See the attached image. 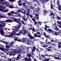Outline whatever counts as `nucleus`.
Wrapping results in <instances>:
<instances>
[{"label": "nucleus", "instance_id": "f257e3e1", "mask_svg": "<svg viewBox=\"0 0 61 61\" xmlns=\"http://www.w3.org/2000/svg\"><path fill=\"white\" fill-rule=\"evenodd\" d=\"M16 47H17L18 48V50H17V51L15 49V50H13V51H15V52H16L17 53H20L21 54L20 52H22L21 50H22L23 49H24L23 48V47L22 46H20V47H19V46L18 45H16Z\"/></svg>", "mask_w": 61, "mask_h": 61}, {"label": "nucleus", "instance_id": "f03ea898", "mask_svg": "<svg viewBox=\"0 0 61 61\" xmlns=\"http://www.w3.org/2000/svg\"><path fill=\"white\" fill-rule=\"evenodd\" d=\"M52 28L53 29H54L55 30H56L57 31H59V32H56V33H55V35L56 36H57V35H60V36H61V31H60V30L56 27V24H55V25H54L52 27Z\"/></svg>", "mask_w": 61, "mask_h": 61}, {"label": "nucleus", "instance_id": "7ed1b4c3", "mask_svg": "<svg viewBox=\"0 0 61 61\" xmlns=\"http://www.w3.org/2000/svg\"><path fill=\"white\" fill-rule=\"evenodd\" d=\"M2 42L3 43H5V44L6 47V48H10L11 46H13V44H14V43H15V42H14L13 41H12L10 43H7L5 41H3Z\"/></svg>", "mask_w": 61, "mask_h": 61}, {"label": "nucleus", "instance_id": "20e7f679", "mask_svg": "<svg viewBox=\"0 0 61 61\" xmlns=\"http://www.w3.org/2000/svg\"><path fill=\"white\" fill-rule=\"evenodd\" d=\"M16 34V33L15 32V31H13L12 32H11L10 35H4L3 36H5V37H9V38H11V37H14L15 38V34Z\"/></svg>", "mask_w": 61, "mask_h": 61}, {"label": "nucleus", "instance_id": "39448f33", "mask_svg": "<svg viewBox=\"0 0 61 61\" xmlns=\"http://www.w3.org/2000/svg\"><path fill=\"white\" fill-rule=\"evenodd\" d=\"M4 27V25L3 24H0V33L2 36H4V32L3 30V29L2 28Z\"/></svg>", "mask_w": 61, "mask_h": 61}, {"label": "nucleus", "instance_id": "423d86ee", "mask_svg": "<svg viewBox=\"0 0 61 61\" xmlns=\"http://www.w3.org/2000/svg\"><path fill=\"white\" fill-rule=\"evenodd\" d=\"M23 30H20L19 31V33H20L21 34H23V35H25V34L27 33V30H25V27H22Z\"/></svg>", "mask_w": 61, "mask_h": 61}, {"label": "nucleus", "instance_id": "0eeeda50", "mask_svg": "<svg viewBox=\"0 0 61 61\" xmlns=\"http://www.w3.org/2000/svg\"><path fill=\"white\" fill-rule=\"evenodd\" d=\"M45 56H48L49 57H50V56H51V57H54V58L55 59H58V60H61V59L59 57H55V56H53L52 55H48V54H45L44 55Z\"/></svg>", "mask_w": 61, "mask_h": 61}, {"label": "nucleus", "instance_id": "6e6552de", "mask_svg": "<svg viewBox=\"0 0 61 61\" xmlns=\"http://www.w3.org/2000/svg\"><path fill=\"white\" fill-rule=\"evenodd\" d=\"M0 50H2L4 52L6 53V51H9V50H5V49L3 48L4 47V46L3 45H0Z\"/></svg>", "mask_w": 61, "mask_h": 61}, {"label": "nucleus", "instance_id": "1a4fd4ad", "mask_svg": "<svg viewBox=\"0 0 61 61\" xmlns=\"http://www.w3.org/2000/svg\"><path fill=\"white\" fill-rule=\"evenodd\" d=\"M21 40L23 41V42H25V43L27 45H31V43L29 41H26V39L25 38H24L23 39H22Z\"/></svg>", "mask_w": 61, "mask_h": 61}, {"label": "nucleus", "instance_id": "9d476101", "mask_svg": "<svg viewBox=\"0 0 61 61\" xmlns=\"http://www.w3.org/2000/svg\"><path fill=\"white\" fill-rule=\"evenodd\" d=\"M7 15H8V16H9L10 15H11V16H12V17H9L10 18V19H13V18H14V17H19V16L18 15H12L11 14V13H9L7 14Z\"/></svg>", "mask_w": 61, "mask_h": 61}, {"label": "nucleus", "instance_id": "9b49d317", "mask_svg": "<svg viewBox=\"0 0 61 61\" xmlns=\"http://www.w3.org/2000/svg\"><path fill=\"white\" fill-rule=\"evenodd\" d=\"M26 34L29 37V38L31 39V40L33 39H35V38L32 36V35H31V34L30 33H29V32H27Z\"/></svg>", "mask_w": 61, "mask_h": 61}, {"label": "nucleus", "instance_id": "f8f14e48", "mask_svg": "<svg viewBox=\"0 0 61 61\" xmlns=\"http://www.w3.org/2000/svg\"><path fill=\"white\" fill-rule=\"evenodd\" d=\"M22 24H20V25H18V26L16 27L15 28V30L16 32H17L18 31V29L19 28L20 26H21V25Z\"/></svg>", "mask_w": 61, "mask_h": 61}, {"label": "nucleus", "instance_id": "ddd939ff", "mask_svg": "<svg viewBox=\"0 0 61 61\" xmlns=\"http://www.w3.org/2000/svg\"><path fill=\"white\" fill-rule=\"evenodd\" d=\"M12 52H9L8 53L10 56H15V54L16 53V52L15 51H13Z\"/></svg>", "mask_w": 61, "mask_h": 61}, {"label": "nucleus", "instance_id": "4468645a", "mask_svg": "<svg viewBox=\"0 0 61 61\" xmlns=\"http://www.w3.org/2000/svg\"><path fill=\"white\" fill-rule=\"evenodd\" d=\"M40 44H41V45L42 46V47H45L46 48V47H47L48 46V45H45V44H44V43L43 42H41Z\"/></svg>", "mask_w": 61, "mask_h": 61}, {"label": "nucleus", "instance_id": "2eb2a0df", "mask_svg": "<svg viewBox=\"0 0 61 61\" xmlns=\"http://www.w3.org/2000/svg\"><path fill=\"white\" fill-rule=\"evenodd\" d=\"M15 22H16L19 24H21V22H22V21H21V19H20V20L18 19H15Z\"/></svg>", "mask_w": 61, "mask_h": 61}, {"label": "nucleus", "instance_id": "dca6fc26", "mask_svg": "<svg viewBox=\"0 0 61 61\" xmlns=\"http://www.w3.org/2000/svg\"><path fill=\"white\" fill-rule=\"evenodd\" d=\"M15 19H13L12 20H7V22H15Z\"/></svg>", "mask_w": 61, "mask_h": 61}, {"label": "nucleus", "instance_id": "f3484780", "mask_svg": "<svg viewBox=\"0 0 61 61\" xmlns=\"http://www.w3.org/2000/svg\"><path fill=\"white\" fill-rule=\"evenodd\" d=\"M0 11L3 12H4V13H5V12H7V11H8V10H5L1 9H0Z\"/></svg>", "mask_w": 61, "mask_h": 61}, {"label": "nucleus", "instance_id": "a211bd4d", "mask_svg": "<svg viewBox=\"0 0 61 61\" xmlns=\"http://www.w3.org/2000/svg\"><path fill=\"white\" fill-rule=\"evenodd\" d=\"M40 9V8L38 7L37 9L35 8V10L36 11H35V12L38 13H39Z\"/></svg>", "mask_w": 61, "mask_h": 61}, {"label": "nucleus", "instance_id": "6ab92c4d", "mask_svg": "<svg viewBox=\"0 0 61 61\" xmlns=\"http://www.w3.org/2000/svg\"><path fill=\"white\" fill-rule=\"evenodd\" d=\"M55 42L56 43H58L59 44H61V42L59 40H56L55 41Z\"/></svg>", "mask_w": 61, "mask_h": 61}, {"label": "nucleus", "instance_id": "aec40b11", "mask_svg": "<svg viewBox=\"0 0 61 61\" xmlns=\"http://www.w3.org/2000/svg\"><path fill=\"white\" fill-rule=\"evenodd\" d=\"M8 2L7 1H4V2H3V3L5 4V5H6V6H7L8 5H9L8 4Z\"/></svg>", "mask_w": 61, "mask_h": 61}, {"label": "nucleus", "instance_id": "412c9836", "mask_svg": "<svg viewBox=\"0 0 61 61\" xmlns=\"http://www.w3.org/2000/svg\"><path fill=\"white\" fill-rule=\"evenodd\" d=\"M19 39V38H16L15 39V41H19L20 42L21 41V40H19L18 39Z\"/></svg>", "mask_w": 61, "mask_h": 61}, {"label": "nucleus", "instance_id": "4be33fe9", "mask_svg": "<svg viewBox=\"0 0 61 61\" xmlns=\"http://www.w3.org/2000/svg\"><path fill=\"white\" fill-rule=\"evenodd\" d=\"M36 51L37 52H39V53H40V52L41 51V50L40 49L36 48Z\"/></svg>", "mask_w": 61, "mask_h": 61}, {"label": "nucleus", "instance_id": "5701e85b", "mask_svg": "<svg viewBox=\"0 0 61 61\" xmlns=\"http://www.w3.org/2000/svg\"><path fill=\"white\" fill-rule=\"evenodd\" d=\"M36 47L35 46H34L31 50L33 52H34V51H35V50H36Z\"/></svg>", "mask_w": 61, "mask_h": 61}, {"label": "nucleus", "instance_id": "b1692460", "mask_svg": "<svg viewBox=\"0 0 61 61\" xmlns=\"http://www.w3.org/2000/svg\"><path fill=\"white\" fill-rule=\"evenodd\" d=\"M48 32L49 33H51L52 32V30L49 29L48 30Z\"/></svg>", "mask_w": 61, "mask_h": 61}, {"label": "nucleus", "instance_id": "393cba45", "mask_svg": "<svg viewBox=\"0 0 61 61\" xmlns=\"http://www.w3.org/2000/svg\"><path fill=\"white\" fill-rule=\"evenodd\" d=\"M28 19H29L30 21L31 22V23H33V22H32L30 20V19H29V16H27L26 18L25 19V20L24 21H27V20H28Z\"/></svg>", "mask_w": 61, "mask_h": 61}, {"label": "nucleus", "instance_id": "a878e982", "mask_svg": "<svg viewBox=\"0 0 61 61\" xmlns=\"http://www.w3.org/2000/svg\"><path fill=\"white\" fill-rule=\"evenodd\" d=\"M34 36L35 37H41V35H34Z\"/></svg>", "mask_w": 61, "mask_h": 61}, {"label": "nucleus", "instance_id": "bb28decb", "mask_svg": "<svg viewBox=\"0 0 61 61\" xmlns=\"http://www.w3.org/2000/svg\"><path fill=\"white\" fill-rule=\"evenodd\" d=\"M47 38L46 40V44H51V42H50L47 41Z\"/></svg>", "mask_w": 61, "mask_h": 61}, {"label": "nucleus", "instance_id": "cd10ccee", "mask_svg": "<svg viewBox=\"0 0 61 61\" xmlns=\"http://www.w3.org/2000/svg\"><path fill=\"white\" fill-rule=\"evenodd\" d=\"M41 56L43 57L42 58L44 59L43 61H46V60H45L46 59V57H45V56H44V55H41Z\"/></svg>", "mask_w": 61, "mask_h": 61}, {"label": "nucleus", "instance_id": "c85d7f7f", "mask_svg": "<svg viewBox=\"0 0 61 61\" xmlns=\"http://www.w3.org/2000/svg\"><path fill=\"white\" fill-rule=\"evenodd\" d=\"M7 6H8L9 8H14V6L12 5H10L9 6V4Z\"/></svg>", "mask_w": 61, "mask_h": 61}, {"label": "nucleus", "instance_id": "c756f323", "mask_svg": "<svg viewBox=\"0 0 61 61\" xmlns=\"http://www.w3.org/2000/svg\"><path fill=\"white\" fill-rule=\"evenodd\" d=\"M29 27H30L29 29H30V30H31V29H32V25L30 24L29 25Z\"/></svg>", "mask_w": 61, "mask_h": 61}, {"label": "nucleus", "instance_id": "7c9ffc66", "mask_svg": "<svg viewBox=\"0 0 61 61\" xmlns=\"http://www.w3.org/2000/svg\"><path fill=\"white\" fill-rule=\"evenodd\" d=\"M0 17H1V18H7V19H8V17L6 16H0Z\"/></svg>", "mask_w": 61, "mask_h": 61}, {"label": "nucleus", "instance_id": "2f4dec72", "mask_svg": "<svg viewBox=\"0 0 61 61\" xmlns=\"http://www.w3.org/2000/svg\"><path fill=\"white\" fill-rule=\"evenodd\" d=\"M2 7H3V10H4V9H5V7L3 6L2 5H0V8H2Z\"/></svg>", "mask_w": 61, "mask_h": 61}, {"label": "nucleus", "instance_id": "473e14b6", "mask_svg": "<svg viewBox=\"0 0 61 61\" xmlns=\"http://www.w3.org/2000/svg\"><path fill=\"white\" fill-rule=\"evenodd\" d=\"M24 16H23L22 18L24 20H25V14H23Z\"/></svg>", "mask_w": 61, "mask_h": 61}, {"label": "nucleus", "instance_id": "72a5a7b5", "mask_svg": "<svg viewBox=\"0 0 61 61\" xmlns=\"http://www.w3.org/2000/svg\"><path fill=\"white\" fill-rule=\"evenodd\" d=\"M27 13H26V15L28 16H29V11H27Z\"/></svg>", "mask_w": 61, "mask_h": 61}, {"label": "nucleus", "instance_id": "f704fd0d", "mask_svg": "<svg viewBox=\"0 0 61 61\" xmlns=\"http://www.w3.org/2000/svg\"><path fill=\"white\" fill-rule=\"evenodd\" d=\"M57 5H59V0H57Z\"/></svg>", "mask_w": 61, "mask_h": 61}, {"label": "nucleus", "instance_id": "c9c22d12", "mask_svg": "<svg viewBox=\"0 0 61 61\" xmlns=\"http://www.w3.org/2000/svg\"><path fill=\"white\" fill-rule=\"evenodd\" d=\"M39 1H41V3H43V2H44V3H46V2H45L44 1L45 0H39Z\"/></svg>", "mask_w": 61, "mask_h": 61}, {"label": "nucleus", "instance_id": "e433bc0d", "mask_svg": "<svg viewBox=\"0 0 61 61\" xmlns=\"http://www.w3.org/2000/svg\"><path fill=\"white\" fill-rule=\"evenodd\" d=\"M25 61H29V60L27 59V57H26L25 59Z\"/></svg>", "mask_w": 61, "mask_h": 61}, {"label": "nucleus", "instance_id": "4c0bfd02", "mask_svg": "<svg viewBox=\"0 0 61 61\" xmlns=\"http://www.w3.org/2000/svg\"><path fill=\"white\" fill-rule=\"evenodd\" d=\"M52 34L53 35H56V31H53V32H52Z\"/></svg>", "mask_w": 61, "mask_h": 61}, {"label": "nucleus", "instance_id": "58836bf2", "mask_svg": "<svg viewBox=\"0 0 61 61\" xmlns=\"http://www.w3.org/2000/svg\"><path fill=\"white\" fill-rule=\"evenodd\" d=\"M37 25H41V22H38L37 23Z\"/></svg>", "mask_w": 61, "mask_h": 61}, {"label": "nucleus", "instance_id": "ea45409f", "mask_svg": "<svg viewBox=\"0 0 61 61\" xmlns=\"http://www.w3.org/2000/svg\"><path fill=\"white\" fill-rule=\"evenodd\" d=\"M21 34V33L19 32V33L16 34V36H20Z\"/></svg>", "mask_w": 61, "mask_h": 61}, {"label": "nucleus", "instance_id": "a19ab883", "mask_svg": "<svg viewBox=\"0 0 61 61\" xmlns=\"http://www.w3.org/2000/svg\"><path fill=\"white\" fill-rule=\"evenodd\" d=\"M20 58V57L19 56H18L16 58V60H18V59H19Z\"/></svg>", "mask_w": 61, "mask_h": 61}, {"label": "nucleus", "instance_id": "79ce46f5", "mask_svg": "<svg viewBox=\"0 0 61 61\" xmlns=\"http://www.w3.org/2000/svg\"><path fill=\"white\" fill-rule=\"evenodd\" d=\"M21 22H22V23L23 25H25V22L23 21V20H22Z\"/></svg>", "mask_w": 61, "mask_h": 61}, {"label": "nucleus", "instance_id": "37998d69", "mask_svg": "<svg viewBox=\"0 0 61 61\" xmlns=\"http://www.w3.org/2000/svg\"><path fill=\"white\" fill-rule=\"evenodd\" d=\"M45 27H46V28H50V26H47L46 25H45Z\"/></svg>", "mask_w": 61, "mask_h": 61}, {"label": "nucleus", "instance_id": "c03bdc74", "mask_svg": "<svg viewBox=\"0 0 61 61\" xmlns=\"http://www.w3.org/2000/svg\"><path fill=\"white\" fill-rule=\"evenodd\" d=\"M9 0L11 2H13L14 1H15V0Z\"/></svg>", "mask_w": 61, "mask_h": 61}, {"label": "nucleus", "instance_id": "a18cd8bd", "mask_svg": "<svg viewBox=\"0 0 61 61\" xmlns=\"http://www.w3.org/2000/svg\"><path fill=\"white\" fill-rule=\"evenodd\" d=\"M27 56L28 57H30L31 56V55L30 54H27Z\"/></svg>", "mask_w": 61, "mask_h": 61}, {"label": "nucleus", "instance_id": "49530a36", "mask_svg": "<svg viewBox=\"0 0 61 61\" xmlns=\"http://www.w3.org/2000/svg\"><path fill=\"white\" fill-rule=\"evenodd\" d=\"M34 15H35L36 16H37V17L38 16V15L36 13H34Z\"/></svg>", "mask_w": 61, "mask_h": 61}, {"label": "nucleus", "instance_id": "de8ad7c7", "mask_svg": "<svg viewBox=\"0 0 61 61\" xmlns=\"http://www.w3.org/2000/svg\"><path fill=\"white\" fill-rule=\"evenodd\" d=\"M57 19H59V20H60V19H61V18H60V17H58L57 16Z\"/></svg>", "mask_w": 61, "mask_h": 61}, {"label": "nucleus", "instance_id": "09e8293b", "mask_svg": "<svg viewBox=\"0 0 61 61\" xmlns=\"http://www.w3.org/2000/svg\"><path fill=\"white\" fill-rule=\"evenodd\" d=\"M0 2H2V3H3L5 2V1H4V0H0Z\"/></svg>", "mask_w": 61, "mask_h": 61}, {"label": "nucleus", "instance_id": "8fccbe9b", "mask_svg": "<svg viewBox=\"0 0 61 61\" xmlns=\"http://www.w3.org/2000/svg\"><path fill=\"white\" fill-rule=\"evenodd\" d=\"M50 59H51V58H48L46 59V61H49V60H50Z\"/></svg>", "mask_w": 61, "mask_h": 61}, {"label": "nucleus", "instance_id": "3c124183", "mask_svg": "<svg viewBox=\"0 0 61 61\" xmlns=\"http://www.w3.org/2000/svg\"><path fill=\"white\" fill-rule=\"evenodd\" d=\"M58 26H59V28L61 29V25H58Z\"/></svg>", "mask_w": 61, "mask_h": 61}, {"label": "nucleus", "instance_id": "603ef678", "mask_svg": "<svg viewBox=\"0 0 61 61\" xmlns=\"http://www.w3.org/2000/svg\"><path fill=\"white\" fill-rule=\"evenodd\" d=\"M14 13H15V12H14L13 11H12L11 12V13L12 15H13V14H14Z\"/></svg>", "mask_w": 61, "mask_h": 61}, {"label": "nucleus", "instance_id": "864d4df0", "mask_svg": "<svg viewBox=\"0 0 61 61\" xmlns=\"http://www.w3.org/2000/svg\"><path fill=\"white\" fill-rule=\"evenodd\" d=\"M57 23H58V24H61V23L60 21L58 22V21H57Z\"/></svg>", "mask_w": 61, "mask_h": 61}, {"label": "nucleus", "instance_id": "5fc2aeb1", "mask_svg": "<svg viewBox=\"0 0 61 61\" xmlns=\"http://www.w3.org/2000/svg\"><path fill=\"white\" fill-rule=\"evenodd\" d=\"M57 5L58 6V8H61V6L59 4V5Z\"/></svg>", "mask_w": 61, "mask_h": 61}, {"label": "nucleus", "instance_id": "6e6d98bb", "mask_svg": "<svg viewBox=\"0 0 61 61\" xmlns=\"http://www.w3.org/2000/svg\"><path fill=\"white\" fill-rule=\"evenodd\" d=\"M27 6H28V5H25L24 6V7H25V8H28V7H27Z\"/></svg>", "mask_w": 61, "mask_h": 61}, {"label": "nucleus", "instance_id": "4d7b16f0", "mask_svg": "<svg viewBox=\"0 0 61 61\" xmlns=\"http://www.w3.org/2000/svg\"><path fill=\"white\" fill-rule=\"evenodd\" d=\"M51 41V42H55V41L54 40H53V39H52Z\"/></svg>", "mask_w": 61, "mask_h": 61}, {"label": "nucleus", "instance_id": "13d9d810", "mask_svg": "<svg viewBox=\"0 0 61 61\" xmlns=\"http://www.w3.org/2000/svg\"><path fill=\"white\" fill-rule=\"evenodd\" d=\"M51 8L52 9H53V5H52V4H51Z\"/></svg>", "mask_w": 61, "mask_h": 61}, {"label": "nucleus", "instance_id": "bf43d9fd", "mask_svg": "<svg viewBox=\"0 0 61 61\" xmlns=\"http://www.w3.org/2000/svg\"><path fill=\"white\" fill-rule=\"evenodd\" d=\"M2 24H3V25H4V27H5V23H3Z\"/></svg>", "mask_w": 61, "mask_h": 61}, {"label": "nucleus", "instance_id": "052dcab7", "mask_svg": "<svg viewBox=\"0 0 61 61\" xmlns=\"http://www.w3.org/2000/svg\"><path fill=\"white\" fill-rule=\"evenodd\" d=\"M44 14H45V13H46V11L45 10H44Z\"/></svg>", "mask_w": 61, "mask_h": 61}, {"label": "nucleus", "instance_id": "680f3d73", "mask_svg": "<svg viewBox=\"0 0 61 61\" xmlns=\"http://www.w3.org/2000/svg\"><path fill=\"white\" fill-rule=\"evenodd\" d=\"M37 23L38 22H36V21L34 22V23L35 25H37Z\"/></svg>", "mask_w": 61, "mask_h": 61}, {"label": "nucleus", "instance_id": "e2e57ef3", "mask_svg": "<svg viewBox=\"0 0 61 61\" xmlns=\"http://www.w3.org/2000/svg\"><path fill=\"white\" fill-rule=\"evenodd\" d=\"M36 34H40V32H37L36 33Z\"/></svg>", "mask_w": 61, "mask_h": 61}, {"label": "nucleus", "instance_id": "0e129e2a", "mask_svg": "<svg viewBox=\"0 0 61 61\" xmlns=\"http://www.w3.org/2000/svg\"><path fill=\"white\" fill-rule=\"evenodd\" d=\"M32 20L33 21H34V22H35L36 21V20H35V19L34 18L32 19Z\"/></svg>", "mask_w": 61, "mask_h": 61}, {"label": "nucleus", "instance_id": "69168bd1", "mask_svg": "<svg viewBox=\"0 0 61 61\" xmlns=\"http://www.w3.org/2000/svg\"><path fill=\"white\" fill-rule=\"evenodd\" d=\"M32 30L33 31V32H35V29L33 27V29H32Z\"/></svg>", "mask_w": 61, "mask_h": 61}, {"label": "nucleus", "instance_id": "338daca9", "mask_svg": "<svg viewBox=\"0 0 61 61\" xmlns=\"http://www.w3.org/2000/svg\"><path fill=\"white\" fill-rule=\"evenodd\" d=\"M18 4L20 6H21L22 5V3H18Z\"/></svg>", "mask_w": 61, "mask_h": 61}, {"label": "nucleus", "instance_id": "774afa93", "mask_svg": "<svg viewBox=\"0 0 61 61\" xmlns=\"http://www.w3.org/2000/svg\"><path fill=\"white\" fill-rule=\"evenodd\" d=\"M12 61H17L16 60L13 59V60Z\"/></svg>", "mask_w": 61, "mask_h": 61}]
</instances>
